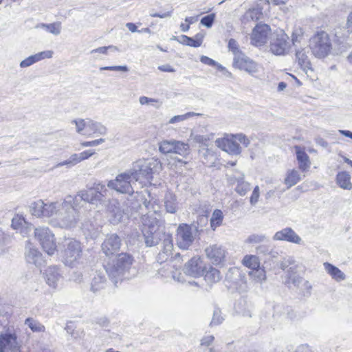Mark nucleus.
<instances>
[{
	"instance_id": "f257e3e1",
	"label": "nucleus",
	"mask_w": 352,
	"mask_h": 352,
	"mask_svg": "<svg viewBox=\"0 0 352 352\" xmlns=\"http://www.w3.org/2000/svg\"><path fill=\"white\" fill-rule=\"evenodd\" d=\"M72 196H67L65 199L50 203H44L42 199L32 202L30 206V213L36 217L51 218L52 223L63 228L75 227L78 216L73 203Z\"/></svg>"
},
{
	"instance_id": "f03ea898",
	"label": "nucleus",
	"mask_w": 352,
	"mask_h": 352,
	"mask_svg": "<svg viewBox=\"0 0 352 352\" xmlns=\"http://www.w3.org/2000/svg\"><path fill=\"white\" fill-rule=\"evenodd\" d=\"M162 169V164L157 159H140L133 164L129 170L133 176L134 182L141 179L151 181L153 175L159 173Z\"/></svg>"
},
{
	"instance_id": "7ed1b4c3",
	"label": "nucleus",
	"mask_w": 352,
	"mask_h": 352,
	"mask_svg": "<svg viewBox=\"0 0 352 352\" xmlns=\"http://www.w3.org/2000/svg\"><path fill=\"white\" fill-rule=\"evenodd\" d=\"M312 54L318 58L327 57L331 52L332 43L329 35L324 31H318L309 40Z\"/></svg>"
},
{
	"instance_id": "20e7f679",
	"label": "nucleus",
	"mask_w": 352,
	"mask_h": 352,
	"mask_svg": "<svg viewBox=\"0 0 352 352\" xmlns=\"http://www.w3.org/2000/svg\"><path fill=\"white\" fill-rule=\"evenodd\" d=\"M107 190L105 186L100 182L94 183L92 186L87 187V189L79 191L75 197H73L74 202L72 204L74 209H76L78 201L77 197H79L81 200L89 203L91 204H102L104 202L103 198L106 196ZM77 211V210H76ZM77 214H78V212Z\"/></svg>"
},
{
	"instance_id": "39448f33",
	"label": "nucleus",
	"mask_w": 352,
	"mask_h": 352,
	"mask_svg": "<svg viewBox=\"0 0 352 352\" xmlns=\"http://www.w3.org/2000/svg\"><path fill=\"white\" fill-rule=\"evenodd\" d=\"M133 258L129 254L121 253L112 263L106 266V272L112 278H118L128 272L131 267Z\"/></svg>"
},
{
	"instance_id": "423d86ee",
	"label": "nucleus",
	"mask_w": 352,
	"mask_h": 352,
	"mask_svg": "<svg viewBox=\"0 0 352 352\" xmlns=\"http://www.w3.org/2000/svg\"><path fill=\"white\" fill-rule=\"evenodd\" d=\"M65 250L63 262L65 265L76 267L80 265L82 248L80 243L74 239H68L65 241Z\"/></svg>"
},
{
	"instance_id": "0eeeda50",
	"label": "nucleus",
	"mask_w": 352,
	"mask_h": 352,
	"mask_svg": "<svg viewBox=\"0 0 352 352\" xmlns=\"http://www.w3.org/2000/svg\"><path fill=\"white\" fill-rule=\"evenodd\" d=\"M135 182L129 170L118 175L115 179L109 181L107 186L120 193L132 195L134 192L132 184Z\"/></svg>"
},
{
	"instance_id": "6e6552de",
	"label": "nucleus",
	"mask_w": 352,
	"mask_h": 352,
	"mask_svg": "<svg viewBox=\"0 0 352 352\" xmlns=\"http://www.w3.org/2000/svg\"><path fill=\"white\" fill-rule=\"evenodd\" d=\"M34 236L39 241L43 250L49 255H52L56 245L54 241V235L47 228H38L34 230Z\"/></svg>"
},
{
	"instance_id": "1a4fd4ad",
	"label": "nucleus",
	"mask_w": 352,
	"mask_h": 352,
	"mask_svg": "<svg viewBox=\"0 0 352 352\" xmlns=\"http://www.w3.org/2000/svg\"><path fill=\"white\" fill-rule=\"evenodd\" d=\"M21 344L15 333L7 332L0 335V352H21Z\"/></svg>"
},
{
	"instance_id": "9d476101",
	"label": "nucleus",
	"mask_w": 352,
	"mask_h": 352,
	"mask_svg": "<svg viewBox=\"0 0 352 352\" xmlns=\"http://www.w3.org/2000/svg\"><path fill=\"white\" fill-rule=\"evenodd\" d=\"M289 36L283 30L278 32L270 44L272 52L276 55H283L290 47Z\"/></svg>"
},
{
	"instance_id": "9b49d317",
	"label": "nucleus",
	"mask_w": 352,
	"mask_h": 352,
	"mask_svg": "<svg viewBox=\"0 0 352 352\" xmlns=\"http://www.w3.org/2000/svg\"><path fill=\"white\" fill-rule=\"evenodd\" d=\"M176 241L179 248L187 250L194 241L192 227L184 223L180 224L177 229Z\"/></svg>"
},
{
	"instance_id": "f8f14e48",
	"label": "nucleus",
	"mask_w": 352,
	"mask_h": 352,
	"mask_svg": "<svg viewBox=\"0 0 352 352\" xmlns=\"http://www.w3.org/2000/svg\"><path fill=\"white\" fill-rule=\"evenodd\" d=\"M226 280L230 283L228 287L233 289L243 292L247 289L245 275L242 274L238 270H230L226 274Z\"/></svg>"
},
{
	"instance_id": "ddd939ff",
	"label": "nucleus",
	"mask_w": 352,
	"mask_h": 352,
	"mask_svg": "<svg viewBox=\"0 0 352 352\" xmlns=\"http://www.w3.org/2000/svg\"><path fill=\"white\" fill-rule=\"evenodd\" d=\"M270 28L266 24H258L253 29L251 43L255 46H261L267 43Z\"/></svg>"
},
{
	"instance_id": "4468645a",
	"label": "nucleus",
	"mask_w": 352,
	"mask_h": 352,
	"mask_svg": "<svg viewBox=\"0 0 352 352\" xmlns=\"http://www.w3.org/2000/svg\"><path fill=\"white\" fill-rule=\"evenodd\" d=\"M142 223V231H151L153 230H160L161 221L160 214L154 211H149L141 217Z\"/></svg>"
},
{
	"instance_id": "2eb2a0df",
	"label": "nucleus",
	"mask_w": 352,
	"mask_h": 352,
	"mask_svg": "<svg viewBox=\"0 0 352 352\" xmlns=\"http://www.w3.org/2000/svg\"><path fill=\"white\" fill-rule=\"evenodd\" d=\"M205 265L199 258H192L185 264L184 274L192 277H199L204 274Z\"/></svg>"
},
{
	"instance_id": "dca6fc26",
	"label": "nucleus",
	"mask_w": 352,
	"mask_h": 352,
	"mask_svg": "<svg viewBox=\"0 0 352 352\" xmlns=\"http://www.w3.org/2000/svg\"><path fill=\"white\" fill-rule=\"evenodd\" d=\"M232 65L234 68L240 70H244L245 72L253 74L258 72L257 64L245 54L239 56V58H233Z\"/></svg>"
},
{
	"instance_id": "f3484780",
	"label": "nucleus",
	"mask_w": 352,
	"mask_h": 352,
	"mask_svg": "<svg viewBox=\"0 0 352 352\" xmlns=\"http://www.w3.org/2000/svg\"><path fill=\"white\" fill-rule=\"evenodd\" d=\"M121 245L120 238L117 234H112L106 237L102 244V250L109 256L118 252Z\"/></svg>"
},
{
	"instance_id": "a211bd4d",
	"label": "nucleus",
	"mask_w": 352,
	"mask_h": 352,
	"mask_svg": "<svg viewBox=\"0 0 352 352\" xmlns=\"http://www.w3.org/2000/svg\"><path fill=\"white\" fill-rule=\"evenodd\" d=\"M215 143L219 148L230 155H238L241 153V148L233 135L232 138L217 139Z\"/></svg>"
},
{
	"instance_id": "6ab92c4d",
	"label": "nucleus",
	"mask_w": 352,
	"mask_h": 352,
	"mask_svg": "<svg viewBox=\"0 0 352 352\" xmlns=\"http://www.w3.org/2000/svg\"><path fill=\"white\" fill-rule=\"evenodd\" d=\"M173 249L172 236L169 234H163L162 249L157 256V262L162 263L168 261L172 255Z\"/></svg>"
},
{
	"instance_id": "aec40b11",
	"label": "nucleus",
	"mask_w": 352,
	"mask_h": 352,
	"mask_svg": "<svg viewBox=\"0 0 352 352\" xmlns=\"http://www.w3.org/2000/svg\"><path fill=\"white\" fill-rule=\"evenodd\" d=\"M109 221L113 224H118L123 220L126 214L121 208L120 203L117 200L109 202L107 207Z\"/></svg>"
},
{
	"instance_id": "412c9836",
	"label": "nucleus",
	"mask_w": 352,
	"mask_h": 352,
	"mask_svg": "<svg viewBox=\"0 0 352 352\" xmlns=\"http://www.w3.org/2000/svg\"><path fill=\"white\" fill-rule=\"evenodd\" d=\"M207 257L213 264H219L223 261L226 256V250L221 245L214 244L205 250Z\"/></svg>"
},
{
	"instance_id": "4be33fe9",
	"label": "nucleus",
	"mask_w": 352,
	"mask_h": 352,
	"mask_svg": "<svg viewBox=\"0 0 352 352\" xmlns=\"http://www.w3.org/2000/svg\"><path fill=\"white\" fill-rule=\"evenodd\" d=\"M273 239L275 241H286L290 243L300 244L301 238L291 228H285L278 232H276Z\"/></svg>"
},
{
	"instance_id": "5701e85b",
	"label": "nucleus",
	"mask_w": 352,
	"mask_h": 352,
	"mask_svg": "<svg viewBox=\"0 0 352 352\" xmlns=\"http://www.w3.org/2000/svg\"><path fill=\"white\" fill-rule=\"evenodd\" d=\"M47 284L54 289L58 287V282L63 278L60 268L56 265H52L47 268L45 272Z\"/></svg>"
},
{
	"instance_id": "b1692460",
	"label": "nucleus",
	"mask_w": 352,
	"mask_h": 352,
	"mask_svg": "<svg viewBox=\"0 0 352 352\" xmlns=\"http://www.w3.org/2000/svg\"><path fill=\"white\" fill-rule=\"evenodd\" d=\"M296 58L300 68L309 76L313 73L314 69L308 56V52L305 49H300L296 52Z\"/></svg>"
},
{
	"instance_id": "393cba45",
	"label": "nucleus",
	"mask_w": 352,
	"mask_h": 352,
	"mask_svg": "<svg viewBox=\"0 0 352 352\" xmlns=\"http://www.w3.org/2000/svg\"><path fill=\"white\" fill-rule=\"evenodd\" d=\"M298 168L302 172H307L311 167V161L305 149L300 146H294Z\"/></svg>"
},
{
	"instance_id": "a878e982",
	"label": "nucleus",
	"mask_w": 352,
	"mask_h": 352,
	"mask_svg": "<svg viewBox=\"0 0 352 352\" xmlns=\"http://www.w3.org/2000/svg\"><path fill=\"white\" fill-rule=\"evenodd\" d=\"M107 127L102 123L87 118V129L83 133L84 135L90 136L94 134L104 135L107 134Z\"/></svg>"
},
{
	"instance_id": "bb28decb",
	"label": "nucleus",
	"mask_w": 352,
	"mask_h": 352,
	"mask_svg": "<svg viewBox=\"0 0 352 352\" xmlns=\"http://www.w3.org/2000/svg\"><path fill=\"white\" fill-rule=\"evenodd\" d=\"M107 284V278L102 272H95L90 283V290L96 293L104 289Z\"/></svg>"
},
{
	"instance_id": "cd10ccee",
	"label": "nucleus",
	"mask_w": 352,
	"mask_h": 352,
	"mask_svg": "<svg viewBox=\"0 0 352 352\" xmlns=\"http://www.w3.org/2000/svg\"><path fill=\"white\" fill-rule=\"evenodd\" d=\"M263 16V8L257 4L256 7L249 9L245 12L242 18V22L245 24L250 21H256Z\"/></svg>"
},
{
	"instance_id": "c85d7f7f",
	"label": "nucleus",
	"mask_w": 352,
	"mask_h": 352,
	"mask_svg": "<svg viewBox=\"0 0 352 352\" xmlns=\"http://www.w3.org/2000/svg\"><path fill=\"white\" fill-rule=\"evenodd\" d=\"M145 243L147 246L151 247L158 244L162 239L161 236L163 234L160 230H153L151 231H142Z\"/></svg>"
},
{
	"instance_id": "c756f323",
	"label": "nucleus",
	"mask_w": 352,
	"mask_h": 352,
	"mask_svg": "<svg viewBox=\"0 0 352 352\" xmlns=\"http://www.w3.org/2000/svg\"><path fill=\"white\" fill-rule=\"evenodd\" d=\"M243 179L244 175L243 174L239 177L234 176L230 179L232 184H236L235 190L241 196H244L250 190V184L245 182Z\"/></svg>"
},
{
	"instance_id": "7c9ffc66",
	"label": "nucleus",
	"mask_w": 352,
	"mask_h": 352,
	"mask_svg": "<svg viewBox=\"0 0 352 352\" xmlns=\"http://www.w3.org/2000/svg\"><path fill=\"white\" fill-rule=\"evenodd\" d=\"M325 271L335 280L339 282L345 280L346 275L339 268L335 265L325 262L323 264Z\"/></svg>"
},
{
	"instance_id": "2f4dec72",
	"label": "nucleus",
	"mask_w": 352,
	"mask_h": 352,
	"mask_svg": "<svg viewBox=\"0 0 352 352\" xmlns=\"http://www.w3.org/2000/svg\"><path fill=\"white\" fill-rule=\"evenodd\" d=\"M336 184L342 189L351 190V175L346 171L339 172L336 175Z\"/></svg>"
},
{
	"instance_id": "473e14b6",
	"label": "nucleus",
	"mask_w": 352,
	"mask_h": 352,
	"mask_svg": "<svg viewBox=\"0 0 352 352\" xmlns=\"http://www.w3.org/2000/svg\"><path fill=\"white\" fill-rule=\"evenodd\" d=\"M25 258L28 263L36 266L41 265L43 261L42 254L36 249L32 248H27Z\"/></svg>"
},
{
	"instance_id": "72a5a7b5",
	"label": "nucleus",
	"mask_w": 352,
	"mask_h": 352,
	"mask_svg": "<svg viewBox=\"0 0 352 352\" xmlns=\"http://www.w3.org/2000/svg\"><path fill=\"white\" fill-rule=\"evenodd\" d=\"M164 207L167 212L174 214L177 210L176 197L173 193L168 192L164 196Z\"/></svg>"
},
{
	"instance_id": "f704fd0d",
	"label": "nucleus",
	"mask_w": 352,
	"mask_h": 352,
	"mask_svg": "<svg viewBox=\"0 0 352 352\" xmlns=\"http://www.w3.org/2000/svg\"><path fill=\"white\" fill-rule=\"evenodd\" d=\"M302 179L298 171L295 169L289 170L285 178L284 183L287 186V188L296 185L299 181Z\"/></svg>"
},
{
	"instance_id": "c9c22d12",
	"label": "nucleus",
	"mask_w": 352,
	"mask_h": 352,
	"mask_svg": "<svg viewBox=\"0 0 352 352\" xmlns=\"http://www.w3.org/2000/svg\"><path fill=\"white\" fill-rule=\"evenodd\" d=\"M190 146L188 144L174 140L172 153L178 154L183 157L188 155Z\"/></svg>"
},
{
	"instance_id": "e433bc0d",
	"label": "nucleus",
	"mask_w": 352,
	"mask_h": 352,
	"mask_svg": "<svg viewBox=\"0 0 352 352\" xmlns=\"http://www.w3.org/2000/svg\"><path fill=\"white\" fill-rule=\"evenodd\" d=\"M221 278V276L220 272L213 267H210V269L206 272L204 279L209 284H213L219 282Z\"/></svg>"
},
{
	"instance_id": "4c0bfd02",
	"label": "nucleus",
	"mask_w": 352,
	"mask_h": 352,
	"mask_svg": "<svg viewBox=\"0 0 352 352\" xmlns=\"http://www.w3.org/2000/svg\"><path fill=\"white\" fill-rule=\"evenodd\" d=\"M243 264L251 270H255L260 267L258 257L255 255H246L243 259Z\"/></svg>"
},
{
	"instance_id": "58836bf2",
	"label": "nucleus",
	"mask_w": 352,
	"mask_h": 352,
	"mask_svg": "<svg viewBox=\"0 0 352 352\" xmlns=\"http://www.w3.org/2000/svg\"><path fill=\"white\" fill-rule=\"evenodd\" d=\"M305 31L301 26L295 25L292 32V43L293 45L300 43L304 38Z\"/></svg>"
},
{
	"instance_id": "ea45409f",
	"label": "nucleus",
	"mask_w": 352,
	"mask_h": 352,
	"mask_svg": "<svg viewBox=\"0 0 352 352\" xmlns=\"http://www.w3.org/2000/svg\"><path fill=\"white\" fill-rule=\"evenodd\" d=\"M38 27L44 28L48 32L54 34V35H59L61 32V23L60 22H55L52 23H41Z\"/></svg>"
},
{
	"instance_id": "a19ab883",
	"label": "nucleus",
	"mask_w": 352,
	"mask_h": 352,
	"mask_svg": "<svg viewBox=\"0 0 352 352\" xmlns=\"http://www.w3.org/2000/svg\"><path fill=\"white\" fill-rule=\"evenodd\" d=\"M223 219V216L221 210L217 209L213 212L210 220V226L213 230L221 225Z\"/></svg>"
},
{
	"instance_id": "79ce46f5",
	"label": "nucleus",
	"mask_w": 352,
	"mask_h": 352,
	"mask_svg": "<svg viewBox=\"0 0 352 352\" xmlns=\"http://www.w3.org/2000/svg\"><path fill=\"white\" fill-rule=\"evenodd\" d=\"M25 324L28 325L33 332H44L45 330L44 325L32 318H28L25 321Z\"/></svg>"
},
{
	"instance_id": "37998d69",
	"label": "nucleus",
	"mask_w": 352,
	"mask_h": 352,
	"mask_svg": "<svg viewBox=\"0 0 352 352\" xmlns=\"http://www.w3.org/2000/svg\"><path fill=\"white\" fill-rule=\"evenodd\" d=\"M287 276L289 282L292 283L297 288H300V285L305 280L302 277L294 272V268L293 267L289 269Z\"/></svg>"
},
{
	"instance_id": "c03bdc74",
	"label": "nucleus",
	"mask_w": 352,
	"mask_h": 352,
	"mask_svg": "<svg viewBox=\"0 0 352 352\" xmlns=\"http://www.w3.org/2000/svg\"><path fill=\"white\" fill-rule=\"evenodd\" d=\"M228 50L233 54V58H239L244 53L240 50L239 45L236 40L230 38L228 45Z\"/></svg>"
},
{
	"instance_id": "a18cd8bd",
	"label": "nucleus",
	"mask_w": 352,
	"mask_h": 352,
	"mask_svg": "<svg viewBox=\"0 0 352 352\" xmlns=\"http://www.w3.org/2000/svg\"><path fill=\"white\" fill-rule=\"evenodd\" d=\"M80 162H82V161L80 158L78 153H74V154H72L68 160L57 164L55 166V167L58 168V167H60L63 166H67L68 167H72Z\"/></svg>"
},
{
	"instance_id": "49530a36",
	"label": "nucleus",
	"mask_w": 352,
	"mask_h": 352,
	"mask_svg": "<svg viewBox=\"0 0 352 352\" xmlns=\"http://www.w3.org/2000/svg\"><path fill=\"white\" fill-rule=\"evenodd\" d=\"M249 275L258 283H263L266 279L265 271L260 267L250 271Z\"/></svg>"
},
{
	"instance_id": "de8ad7c7",
	"label": "nucleus",
	"mask_w": 352,
	"mask_h": 352,
	"mask_svg": "<svg viewBox=\"0 0 352 352\" xmlns=\"http://www.w3.org/2000/svg\"><path fill=\"white\" fill-rule=\"evenodd\" d=\"M72 123L76 125V132L83 135L87 129V119L78 118L74 120Z\"/></svg>"
},
{
	"instance_id": "09e8293b",
	"label": "nucleus",
	"mask_w": 352,
	"mask_h": 352,
	"mask_svg": "<svg viewBox=\"0 0 352 352\" xmlns=\"http://www.w3.org/2000/svg\"><path fill=\"white\" fill-rule=\"evenodd\" d=\"M174 140H163L160 143L159 150L164 154H169L173 152Z\"/></svg>"
},
{
	"instance_id": "8fccbe9b",
	"label": "nucleus",
	"mask_w": 352,
	"mask_h": 352,
	"mask_svg": "<svg viewBox=\"0 0 352 352\" xmlns=\"http://www.w3.org/2000/svg\"><path fill=\"white\" fill-rule=\"evenodd\" d=\"M245 241L248 243L256 244L267 242L268 239L264 234H254L250 235Z\"/></svg>"
},
{
	"instance_id": "3c124183",
	"label": "nucleus",
	"mask_w": 352,
	"mask_h": 352,
	"mask_svg": "<svg viewBox=\"0 0 352 352\" xmlns=\"http://www.w3.org/2000/svg\"><path fill=\"white\" fill-rule=\"evenodd\" d=\"M82 229L85 234L90 236L91 238H96L99 234V230L97 227L94 226L91 224L84 223Z\"/></svg>"
},
{
	"instance_id": "603ef678",
	"label": "nucleus",
	"mask_w": 352,
	"mask_h": 352,
	"mask_svg": "<svg viewBox=\"0 0 352 352\" xmlns=\"http://www.w3.org/2000/svg\"><path fill=\"white\" fill-rule=\"evenodd\" d=\"M200 114L199 113H194V112H188L185 114H183V115H178V116H173V118H171L168 122V123L170 124H175L176 122H182V121H184L192 116H199Z\"/></svg>"
},
{
	"instance_id": "864d4df0",
	"label": "nucleus",
	"mask_w": 352,
	"mask_h": 352,
	"mask_svg": "<svg viewBox=\"0 0 352 352\" xmlns=\"http://www.w3.org/2000/svg\"><path fill=\"white\" fill-rule=\"evenodd\" d=\"M298 289L302 296L308 297L311 294L312 285L308 280H305Z\"/></svg>"
},
{
	"instance_id": "5fc2aeb1",
	"label": "nucleus",
	"mask_w": 352,
	"mask_h": 352,
	"mask_svg": "<svg viewBox=\"0 0 352 352\" xmlns=\"http://www.w3.org/2000/svg\"><path fill=\"white\" fill-rule=\"evenodd\" d=\"M25 226V220L22 216L16 215L12 220V227L14 230H19Z\"/></svg>"
},
{
	"instance_id": "6e6d98bb",
	"label": "nucleus",
	"mask_w": 352,
	"mask_h": 352,
	"mask_svg": "<svg viewBox=\"0 0 352 352\" xmlns=\"http://www.w3.org/2000/svg\"><path fill=\"white\" fill-rule=\"evenodd\" d=\"M224 318L221 316V312L219 309H215L213 312V316L210 322V326L220 324Z\"/></svg>"
},
{
	"instance_id": "4d7b16f0",
	"label": "nucleus",
	"mask_w": 352,
	"mask_h": 352,
	"mask_svg": "<svg viewBox=\"0 0 352 352\" xmlns=\"http://www.w3.org/2000/svg\"><path fill=\"white\" fill-rule=\"evenodd\" d=\"M53 54L54 52L52 50H46L35 54H34V56L36 61L38 62L45 58H51L53 56Z\"/></svg>"
},
{
	"instance_id": "13d9d810",
	"label": "nucleus",
	"mask_w": 352,
	"mask_h": 352,
	"mask_svg": "<svg viewBox=\"0 0 352 352\" xmlns=\"http://www.w3.org/2000/svg\"><path fill=\"white\" fill-rule=\"evenodd\" d=\"M179 42L184 45H188L190 47H199V43L195 41V39L191 37H188L186 35H182L181 36V40Z\"/></svg>"
},
{
	"instance_id": "bf43d9fd",
	"label": "nucleus",
	"mask_w": 352,
	"mask_h": 352,
	"mask_svg": "<svg viewBox=\"0 0 352 352\" xmlns=\"http://www.w3.org/2000/svg\"><path fill=\"white\" fill-rule=\"evenodd\" d=\"M215 19L214 14H210L207 16H204L201 20V23L205 27L209 28H211Z\"/></svg>"
},
{
	"instance_id": "052dcab7",
	"label": "nucleus",
	"mask_w": 352,
	"mask_h": 352,
	"mask_svg": "<svg viewBox=\"0 0 352 352\" xmlns=\"http://www.w3.org/2000/svg\"><path fill=\"white\" fill-rule=\"evenodd\" d=\"M233 138L236 140V141L238 140L240 143H241L245 147H248L250 144V140L243 133L233 135Z\"/></svg>"
},
{
	"instance_id": "680f3d73",
	"label": "nucleus",
	"mask_w": 352,
	"mask_h": 352,
	"mask_svg": "<svg viewBox=\"0 0 352 352\" xmlns=\"http://www.w3.org/2000/svg\"><path fill=\"white\" fill-rule=\"evenodd\" d=\"M256 250L257 254L258 255L266 256L270 254V253H272L270 248L266 245H258V247H256Z\"/></svg>"
},
{
	"instance_id": "e2e57ef3",
	"label": "nucleus",
	"mask_w": 352,
	"mask_h": 352,
	"mask_svg": "<svg viewBox=\"0 0 352 352\" xmlns=\"http://www.w3.org/2000/svg\"><path fill=\"white\" fill-rule=\"evenodd\" d=\"M260 196V190L258 186H256L253 190L252 195L250 199V202L252 206H254L258 201Z\"/></svg>"
},
{
	"instance_id": "0e129e2a",
	"label": "nucleus",
	"mask_w": 352,
	"mask_h": 352,
	"mask_svg": "<svg viewBox=\"0 0 352 352\" xmlns=\"http://www.w3.org/2000/svg\"><path fill=\"white\" fill-rule=\"evenodd\" d=\"M70 279L77 283H80L83 280L82 273L80 271L74 270L70 275Z\"/></svg>"
},
{
	"instance_id": "69168bd1",
	"label": "nucleus",
	"mask_w": 352,
	"mask_h": 352,
	"mask_svg": "<svg viewBox=\"0 0 352 352\" xmlns=\"http://www.w3.org/2000/svg\"><path fill=\"white\" fill-rule=\"evenodd\" d=\"M36 63L34 55L30 56L20 63V67L22 68L28 67Z\"/></svg>"
},
{
	"instance_id": "338daca9",
	"label": "nucleus",
	"mask_w": 352,
	"mask_h": 352,
	"mask_svg": "<svg viewBox=\"0 0 352 352\" xmlns=\"http://www.w3.org/2000/svg\"><path fill=\"white\" fill-rule=\"evenodd\" d=\"M104 139L100 138L98 140H92V141H88V142H82L80 143L81 146L83 147H88V146H96L99 145L100 144H102L104 142Z\"/></svg>"
},
{
	"instance_id": "774afa93",
	"label": "nucleus",
	"mask_w": 352,
	"mask_h": 352,
	"mask_svg": "<svg viewBox=\"0 0 352 352\" xmlns=\"http://www.w3.org/2000/svg\"><path fill=\"white\" fill-rule=\"evenodd\" d=\"M294 263V260L292 257H287L285 258L280 263V268L285 270L287 269L290 265H292Z\"/></svg>"
}]
</instances>
